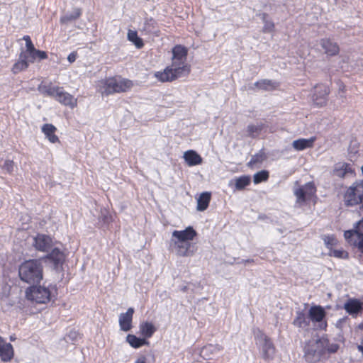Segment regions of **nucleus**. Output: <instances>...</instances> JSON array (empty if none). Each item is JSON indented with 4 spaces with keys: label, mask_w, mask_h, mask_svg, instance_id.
<instances>
[{
    "label": "nucleus",
    "mask_w": 363,
    "mask_h": 363,
    "mask_svg": "<svg viewBox=\"0 0 363 363\" xmlns=\"http://www.w3.org/2000/svg\"><path fill=\"white\" fill-rule=\"evenodd\" d=\"M329 256L334 257L339 259H347L349 254L347 251L342 248L340 249H333L328 252Z\"/></svg>",
    "instance_id": "nucleus-41"
},
{
    "label": "nucleus",
    "mask_w": 363,
    "mask_h": 363,
    "mask_svg": "<svg viewBox=\"0 0 363 363\" xmlns=\"http://www.w3.org/2000/svg\"><path fill=\"white\" fill-rule=\"evenodd\" d=\"M330 92V87L324 84H318L313 88L312 101L318 107L325 106L328 103V97Z\"/></svg>",
    "instance_id": "nucleus-9"
},
{
    "label": "nucleus",
    "mask_w": 363,
    "mask_h": 363,
    "mask_svg": "<svg viewBox=\"0 0 363 363\" xmlns=\"http://www.w3.org/2000/svg\"><path fill=\"white\" fill-rule=\"evenodd\" d=\"M61 104L74 108L77 106V99L69 93L65 91L63 87H61L60 91H58L55 98Z\"/></svg>",
    "instance_id": "nucleus-15"
},
{
    "label": "nucleus",
    "mask_w": 363,
    "mask_h": 363,
    "mask_svg": "<svg viewBox=\"0 0 363 363\" xmlns=\"http://www.w3.org/2000/svg\"><path fill=\"white\" fill-rule=\"evenodd\" d=\"M47 258L52 264L54 269L60 272L62 271V265L64 264L65 256L64 252L59 248H54L50 254L47 255Z\"/></svg>",
    "instance_id": "nucleus-13"
},
{
    "label": "nucleus",
    "mask_w": 363,
    "mask_h": 363,
    "mask_svg": "<svg viewBox=\"0 0 363 363\" xmlns=\"http://www.w3.org/2000/svg\"><path fill=\"white\" fill-rule=\"evenodd\" d=\"M135 363H147V359L145 356H141L135 360Z\"/></svg>",
    "instance_id": "nucleus-48"
},
{
    "label": "nucleus",
    "mask_w": 363,
    "mask_h": 363,
    "mask_svg": "<svg viewBox=\"0 0 363 363\" xmlns=\"http://www.w3.org/2000/svg\"><path fill=\"white\" fill-rule=\"evenodd\" d=\"M57 128L50 123H45L42 126V132L51 143H59V138L55 135Z\"/></svg>",
    "instance_id": "nucleus-28"
},
{
    "label": "nucleus",
    "mask_w": 363,
    "mask_h": 363,
    "mask_svg": "<svg viewBox=\"0 0 363 363\" xmlns=\"http://www.w3.org/2000/svg\"><path fill=\"white\" fill-rule=\"evenodd\" d=\"M26 294L28 299L38 303H47L52 297V291L45 286H33Z\"/></svg>",
    "instance_id": "nucleus-8"
},
{
    "label": "nucleus",
    "mask_w": 363,
    "mask_h": 363,
    "mask_svg": "<svg viewBox=\"0 0 363 363\" xmlns=\"http://www.w3.org/2000/svg\"><path fill=\"white\" fill-rule=\"evenodd\" d=\"M263 128L264 124L262 123H260L259 125L250 124L247 126V128L248 135L250 138H255L259 135Z\"/></svg>",
    "instance_id": "nucleus-38"
},
{
    "label": "nucleus",
    "mask_w": 363,
    "mask_h": 363,
    "mask_svg": "<svg viewBox=\"0 0 363 363\" xmlns=\"http://www.w3.org/2000/svg\"><path fill=\"white\" fill-rule=\"evenodd\" d=\"M315 193L316 187L312 182L306 183L303 186H299L294 191V195L296 196L298 203L306 202L314 196Z\"/></svg>",
    "instance_id": "nucleus-12"
},
{
    "label": "nucleus",
    "mask_w": 363,
    "mask_h": 363,
    "mask_svg": "<svg viewBox=\"0 0 363 363\" xmlns=\"http://www.w3.org/2000/svg\"><path fill=\"white\" fill-rule=\"evenodd\" d=\"M223 347L218 345L209 344L204 346L200 352V355L202 358L206 360L213 359L216 355H218Z\"/></svg>",
    "instance_id": "nucleus-18"
},
{
    "label": "nucleus",
    "mask_w": 363,
    "mask_h": 363,
    "mask_svg": "<svg viewBox=\"0 0 363 363\" xmlns=\"http://www.w3.org/2000/svg\"><path fill=\"white\" fill-rule=\"evenodd\" d=\"M309 318L312 321L320 322L325 315V311L320 306L311 307L308 311Z\"/></svg>",
    "instance_id": "nucleus-30"
},
{
    "label": "nucleus",
    "mask_w": 363,
    "mask_h": 363,
    "mask_svg": "<svg viewBox=\"0 0 363 363\" xmlns=\"http://www.w3.org/2000/svg\"><path fill=\"white\" fill-rule=\"evenodd\" d=\"M211 199V194L209 192L202 193L197 200V209L199 211L206 210L209 205Z\"/></svg>",
    "instance_id": "nucleus-33"
},
{
    "label": "nucleus",
    "mask_w": 363,
    "mask_h": 363,
    "mask_svg": "<svg viewBox=\"0 0 363 363\" xmlns=\"http://www.w3.org/2000/svg\"><path fill=\"white\" fill-rule=\"evenodd\" d=\"M128 40L132 42L137 48L140 49L143 48L144 43L142 38L138 35L135 30H129L128 32Z\"/></svg>",
    "instance_id": "nucleus-36"
},
{
    "label": "nucleus",
    "mask_w": 363,
    "mask_h": 363,
    "mask_svg": "<svg viewBox=\"0 0 363 363\" xmlns=\"http://www.w3.org/2000/svg\"><path fill=\"white\" fill-rule=\"evenodd\" d=\"M197 233L194 228H184L182 230H175L172 233V238L180 241L191 242L196 236Z\"/></svg>",
    "instance_id": "nucleus-20"
},
{
    "label": "nucleus",
    "mask_w": 363,
    "mask_h": 363,
    "mask_svg": "<svg viewBox=\"0 0 363 363\" xmlns=\"http://www.w3.org/2000/svg\"><path fill=\"white\" fill-rule=\"evenodd\" d=\"M363 228H352L344 233L346 241L350 245L357 247L363 253Z\"/></svg>",
    "instance_id": "nucleus-11"
},
{
    "label": "nucleus",
    "mask_w": 363,
    "mask_h": 363,
    "mask_svg": "<svg viewBox=\"0 0 363 363\" xmlns=\"http://www.w3.org/2000/svg\"><path fill=\"white\" fill-rule=\"evenodd\" d=\"M0 339H3V338L0 336Z\"/></svg>",
    "instance_id": "nucleus-53"
},
{
    "label": "nucleus",
    "mask_w": 363,
    "mask_h": 363,
    "mask_svg": "<svg viewBox=\"0 0 363 363\" xmlns=\"http://www.w3.org/2000/svg\"><path fill=\"white\" fill-rule=\"evenodd\" d=\"M188 48L182 45H176L172 49V65L185 68L183 72L189 75L191 71V65L187 62Z\"/></svg>",
    "instance_id": "nucleus-6"
},
{
    "label": "nucleus",
    "mask_w": 363,
    "mask_h": 363,
    "mask_svg": "<svg viewBox=\"0 0 363 363\" xmlns=\"http://www.w3.org/2000/svg\"><path fill=\"white\" fill-rule=\"evenodd\" d=\"M320 45L325 50V53L330 56L337 55L340 52V48L336 43L330 39L325 38L320 40Z\"/></svg>",
    "instance_id": "nucleus-27"
},
{
    "label": "nucleus",
    "mask_w": 363,
    "mask_h": 363,
    "mask_svg": "<svg viewBox=\"0 0 363 363\" xmlns=\"http://www.w3.org/2000/svg\"><path fill=\"white\" fill-rule=\"evenodd\" d=\"M347 174H354V170L350 164L347 162H340L335 165L333 169L334 175L340 178H344Z\"/></svg>",
    "instance_id": "nucleus-25"
},
{
    "label": "nucleus",
    "mask_w": 363,
    "mask_h": 363,
    "mask_svg": "<svg viewBox=\"0 0 363 363\" xmlns=\"http://www.w3.org/2000/svg\"><path fill=\"white\" fill-rule=\"evenodd\" d=\"M43 267L38 259H30L23 262L18 269L20 279L28 284H35L43 279Z\"/></svg>",
    "instance_id": "nucleus-2"
},
{
    "label": "nucleus",
    "mask_w": 363,
    "mask_h": 363,
    "mask_svg": "<svg viewBox=\"0 0 363 363\" xmlns=\"http://www.w3.org/2000/svg\"><path fill=\"white\" fill-rule=\"evenodd\" d=\"M62 86H53L51 82H42L38 86V90L44 96L55 98Z\"/></svg>",
    "instance_id": "nucleus-21"
},
{
    "label": "nucleus",
    "mask_w": 363,
    "mask_h": 363,
    "mask_svg": "<svg viewBox=\"0 0 363 363\" xmlns=\"http://www.w3.org/2000/svg\"><path fill=\"white\" fill-rule=\"evenodd\" d=\"M23 40L26 42V49L21 52L22 57H24L28 56L31 58L30 60H35L36 59L41 60L48 58V54L46 52L37 50L35 48L29 35H24L23 37Z\"/></svg>",
    "instance_id": "nucleus-10"
},
{
    "label": "nucleus",
    "mask_w": 363,
    "mask_h": 363,
    "mask_svg": "<svg viewBox=\"0 0 363 363\" xmlns=\"http://www.w3.org/2000/svg\"><path fill=\"white\" fill-rule=\"evenodd\" d=\"M264 158L265 157L263 154H256L252 157L247 165L250 167H253L257 164L262 163L264 161Z\"/></svg>",
    "instance_id": "nucleus-44"
},
{
    "label": "nucleus",
    "mask_w": 363,
    "mask_h": 363,
    "mask_svg": "<svg viewBox=\"0 0 363 363\" xmlns=\"http://www.w3.org/2000/svg\"><path fill=\"white\" fill-rule=\"evenodd\" d=\"M31 58L26 56L22 57L21 54L19 55V59L13 64L11 71L13 74H18L23 70H26L30 63H33L35 60H30Z\"/></svg>",
    "instance_id": "nucleus-26"
},
{
    "label": "nucleus",
    "mask_w": 363,
    "mask_h": 363,
    "mask_svg": "<svg viewBox=\"0 0 363 363\" xmlns=\"http://www.w3.org/2000/svg\"><path fill=\"white\" fill-rule=\"evenodd\" d=\"M343 308L347 313L353 316H356L363 310L362 303L357 298H349Z\"/></svg>",
    "instance_id": "nucleus-22"
},
{
    "label": "nucleus",
    "mask_w": 363,
    "mask_h": 363,
    "mask_svg": "<svg viewBox=\"0 0 363 363\" xmlns=\"http://www.w3.org/2000/svg\"><path fill=\"white\" fill-rule=\"evenodd\" d=\"M172 247L173 250L178 256L188 257L194 255V251L191 250V242L180 241L177 239H172Z\"/></svg>",
    "instance_id": "nucleus-14"
},
{
    "label": "nucleus",
    "mask_w": 363,
    "mask_h": 363,
    "mask_svg": "<svg viewBox=\"0 0 363 363\" xmlns=\"http://www.w3.org/2000/svg\"><path fill=\"white\" fill-rule=\"evenodd\" d=\"M183 158L188 166H196L203 162V158L195 150H189L184 152Z\"/></svg>",
    "instance_id": "nucleus-24"
},
{
    "label": "nucleus",
    "mask_w": 363,
    "mask_h": 363,
    "mask_svg": "<svg viewBox=\"0 0 363 363\" xmlns=\"http://www.w3.org/2000/svg\"><path fill=\"white\" fill-rule=\"evenodd\" d=\"M344 204L349 206L362 205L363 208V180L354 182L343 194Z\"/></svg>",
    "instance_id": "nucleus-4"
},
{
    "label": "nucleus",
    "mask_w": 363,
    "mask_h": 363,
    "mask_svg": "<svg viewBox=\"0 0 363 363\" xmlns=\"http://www.w3.org/2000/svg\"><path fill=\"white\" fill-rule=\"evenodd\" d=\"M328 340L325 338L309 340L304 347L305 357L309 362L319 361L326 352Z\"/></svg>",
    "instance_id": "nucleus-3"
},
{
    "label": "nucleus",
    "mask_w": 363,
    "mask_h": 363,
    "mask_svg": "<svg viewBox=\"0 0 363 363\" xmlns=\"http://www.w3.org/2000/svg\"><path fill=\"white\" fill-rule=\"evenodd\" d=\"M267 14L263 13L262 14V21L264 22V26L262 28V32L263 33H272L274 30L275 25L274 22L272 21H268L267 19Z\"/></svg>",
    "instance_id": "nucleus-40"
},
{
    "label": "nucleus",
    "mask_w": 363,
    "mask_h": 363,
    "mask_svg": "<svg viewBox=\"0 0 363 363\" xmlns=\"http://www.w3.org/2000/svg\"><path fill=\"white\" fill-rule=\"evenodd\" d=\"M14 356V350L11 343L0 339V359L4 362H10Z\"/></svg>",
    "instance_id": "nucleus-19"
},
{
    "label": "nucleus",
    "mask_w": 363,
    "mask_h": 363,
    "mask_svg": "<svg viewBox=\"0 0 363 363\" xmlns=\"http://www.w3.org/2000/svg\"><path fill=\"white\" fill-rule=\"evenodd\" d=\"M316 140V137H311L310 138H299L295 140L292 143L293 148L296 151H303L306 149L312 148Z\"/></svg>",
    "instance_id": "nucleus-23"
},
{
    "label": "nucleus",
    "mask_w": 363,
    "mask_h": 363,
    "mask_svg": "<svg viewBox=\"0 0 363 363\" xmlns=\"http://www.w3.org/2000/svg\"><path fill=\"white\" fill-rule=\"evenodd\" d=\"M323 240L325 246L330 251L337 244V240L334 235H323Z\"/></svg>",
    "instance_id": "nucleus-43"
},
{
    "label": "nucleus",
    "mask_w": 363,
    "mask_h": 363,
    "mask_svg": "<svg viewBox=\"0 0 363 363\" xmlns=\"http://www.w3.org/2000/svg\"><path fill=\"white\" fill-rule=\"evenodd\" d=\"M144 29L147 32L154 34L156 37H158L160 35V30L158 29L157 23L152 18L146 20Z\"/></svg>",
    "instance_id": "nucleus-34"
},
{
    "label": "nucleus",
    "mask_w": 363,
    "mask_h": 363,
    "mask_svg": "<svg viewBox=\"0 0 363 363\" xmlns=\"http://www.w3.org/2000/svg\"><path fill=\"white\" fill-rule=\"evenodd\" d=\"M279 82L271 80V79H261L255 83V86L264 91H274L279 88Z\"/></svg>",
    "instance_id": "nucleus-29"
},
{
    "label": "nucleus",
    "mask_w": 363,
    "mask_h": 363,
    "mask_svg": "<svg viewBox=\"0 0 363 363\" xmlns=\"http://www.w3.org/2000/svg\"><path fill=\"white\" fill-rule=\"evenodd\" d=\"M77 53L76 52H71L68 57H67V60L70 62V63H72L74 62L76 59H77Z\"/></svg>",
    "instance_id": "nucleus-47"
},
{
    "label": "nucleus",
    "mask_w": 363,
    "mask_h": 363,
    "mask_svg": "<svg viewBox=\"0 0 363 363\" xmlns=\"http://www.w3.org/2000/svg\"><path fill=\"white\" fill-rule=\"evenodd\" d=\"M255 340L262 358L265 361L272 360L276 353V348L271 339L262 332L259 331L255 335Z\"/></svg>",
    "instance_id": "nucleus-5"
},
{
    "label": "nucleus",
    "mask_w": 363,
    "mask_h": 363,
    "mask_svg": "<svg viewBox=\"0 0 363 363\" xmlns=\"http://www.w3.org/2000/svg\"><path fill=\"white\" fill-rule=\"evenodd\" d=\"M82 15V9L76 8L69 13L60 17V21L62 24H67L79 18Z\"/></svg>",
    "instance_id": "nucleus-35"
},
{
    "label": "nucleus",
    "mask_w": 363,
    "mask_h": 363,
    "mask_svg": "<svg viewBox=\"0 0 363 363\" xmlns=\"http://www.w3.org/2000/svg\"><path fill=\"white\" fill-rule=\"evenodd\" d=\"M33 245L34 247L40 251H47L48 250L52 245V238L44 234H38L34 238Z\"/></svg>",
    "instance_id": "nucleus-17"
},
{
    "label": "nucleus",
    "mask_w": 363,
    "mask_h": 363,
    "mask_svg": "<svg viewBox=\"0 0 363 363\" xmlns=\"http://www.w3.org/2000/svg\"><path fill=\"white\" fill-rule=\"evenodd\" d=\"M358 328L360 329V330H363V321L359 325Z\"/></svg>",
    "instance_id": "nucleus-51"
},
{
    "label": "nucleus",
    "mask_w": 363,
    "mask_h": 363,
    "mask_svg": "<svg viewBox=\"0 0 363 363\" xmlns=\"http://www.w3.org/2000/svg\"><path fill=\"white\" fill-rule=\"evenodd\" d=\"M308 324L309 322L307 320L305 314L302 312H298L294 320V325L298 328H304L308 326Z\"/></svg>",
    "instance_id": "nucleus-39"
},
{
    "label": "nucleus",
    "mask_w": 363,
    "mask_h": 363,
    "mask_svg": "<svg viewBox=\"0 0 363 363\" xmlns=\"http://www.w3.org/2000/svg\"><path fill=\"white\" fill-rule=\"evenodd\" d=\"M10 340H11V341H14V340H16V337H13V336H11V337H10Z\"/></svg>",
    "instance_id": "nucleus-52"
},
{
    "label": "nucleus",
    "mask_w": 363,
    "mask_h": 363,
    "mask_svg": "<svg viewBox=\"0 0 363 363\" xmlns=\"http://www.w3.org/2000/svg\"><path fill=\"white\" fill-rule=\"evenodd\" d=\"M354 227H363V218L357 222Z\"/></svg>",
    "instance_id": "nucleus-49"
},
{
    "label": "nucleus",
    "mask_w": 363,
    "mask_h": 363,
    "mask_svg": "<svg viewBox=\"0 0 363 363\" xmlns=\"http://www.w3.org/2000/svg\"><path fill=\"white\" fill-rule=\"evenodd\" d=\"M4 168L6 169L8 172L11 173L13 169V162L10 160H6L4 164Z\"/></svg>",
    "instance_id": "nucleus-45"
},
{
    "label": "nucleus",
    "mask_w": 363,
    "mask_h": 363,
    "mask_svg": "<svg viewBox=\"0 0 363 363\" xmlns=\"http://www.w3.org/2000/svg\"><path fill=\"white\" fill-rule=\"evenodd\" d=\"M126 341L133 348H139L143 345H148L149 342L145 338H140L135 335L128 334L126 337Z\"/></svg>",
    "instance_id": "nucleus-32"
},
{
    "label": "nucleus",
    "mask_w": 363,
    "mask_h": 363,
    "mask_svg": "<svg viewBox=\"0 0 363 363\" xmlns=\"http://www.w3.org/2000/svg\"><path fill=\"white\" fill-rule=\"evenodd\" d=\"M357 349L362 353V354L363 356V345H357Z\"/></svg>",
    "instance_id": "nucleus-50"
},
{
    "label": "nucleus",
    "mask_w": 363,
    "mask_h": 363,
    "mask_svg": "<svg viewBox=\"0 0 363 363\" xmlns=\"http://www.w3.org/2000/svg\"><path fill=\"white\" fill-rule=\"evenodd\" d=\"M250 184V176H241L235 179V186L236 190H242Z\"/></svg>",
    "instance_id": "nucleus-37"
},
{
    "label": "nucleus",
    "mask_w": 363,
    "mask_h": 363,
    "mask_svg": "<svg viewBox=\"0 0 363 363\" xmlns=\"http://www.w3.org/2000/svg\"><path fill=\"white\" fill-rule=\"evenodd\" d=\"M186 71L183 67H175L173 65L167 66L163 70L154 73V77L162 83L172 82L182 77H187L183 72Z\"/></svg>",
    "instance_id": "nucleus-7"
},
{
    "label": "nucleus",
    "mask_w": 363,
    "mask_h": 363,
    "mask_svg": "<svg viewBox=\"0 0 363 363\" xmlns=\"http://www.w3.org/2000/svg\"><path fill=\"white\" fill-rule=\"evenodd\" d=\"M133 313L134 309L129 308L125 313L120 314L118 322L121 330L128 332L131 330Z\"/></svg>",
    "instance_id": "nucleus-16"
},
{
    "label": "nucleus",
    "mask_w": 363,
    "mask_h": 363,
    "mask_svg": "<svg viewBox=\"0 0 363 363\" xmlns=\"http://www.w3.org/2000/svg\"><path fill=\"white\" fill-rule=\"evenodd\" d=\"M139 329L140 335L145 339L151 337L156 331L155 325L152 323L147 321L141 323L140 324Z\"/></svg>",
    "instance_id": "nucleus-31"
},
{
    "label": "nucleus",
    "mask_w": 363,
    "mask_h": 363,
    "mask_svg": "<svg viewBox=\"0 0 363 363\" xmlns=\"http://www.w3.org/2000/svg\"><path fill=\"white\" fill-rule=\"evenodd\" d=\"M338 347V345L336 344H332L331 345H328V344L326 346V351H328L330 353H334L337 352Z\"/></svg>",
    "instance_id": "nucleus-46"
},
{
    "label": "nucleus",
    "mask_w": 363,
    "mask_h": 363,
    "mask_svg": "<svg viewBox=\"0 0 363 363\" xmlns=\"http://www.w3.org/2000/svg\"><path fill=\"white\" fill-rule=\"evenodd\" d=\"M133 82L120 75L106 77L99 82V91L102 95L109 96L130 91L133 86Z\"/></svg>",
    "instance_id": "nucleus-1"
},
{
    "label": "nucleus",
    "mask_w": 363,
    "mask_h": 363,
    "mask_svg": "<svg viewBox=\"0 0 363 363\" xmlns=\"http://www.w3.org/2000/svg\"><path fill=\"white\" fill-rule=\"evenodd\" d=\"M269 172L267 170H262L255 174L253 182L255 184H259L266 182L269 179Z\"/></svg>",
    "instance_id": "nucleus-42"
}]
</instances>
